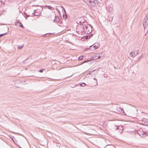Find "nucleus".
<instances>
[{
	"label": "nucleus",
	"instance_id": "72a5a7b5",
	"mask_svg": "<svg viewBox=\"0 0 148 148\" xmlns=\"http://www.w3.org/2000/svg\"><path fill=\"white\" fill-rule=\"evenodd\" d=\"M47 34H49L47 33V34H45V35H47Z\"/></svg>",
	"mask_w": 148,
	"mask_h": 148
},
{
	"label": "nucleus",
	"instance_id": "412c9836",
	"mask_svg": "<svg viewBox=\"0 0 148 148\" xmlns=\"http://www.w3.org/2000/svg\"><path fill=\"white\" fill-rule=\"evenodd\" d=\"M93 36V34H90L88 36V38L89 39L91 37H92Z\"/></svg>",
	"mask_w": 148,
	"mask_h": 148
},
{
	"label": "nucleus",
	"instance_id": "a211bd4d",
	"mask_svg": "<svg viewBox=\"0 0 148 148\" xmlns=\"http://www.w3.org/2000/svg\"><path fill=\"white\" fill-rule=\"evenodd\" d=\"M94 45V44H93L92 45H91L90 46V47H89V50H92V49H93V48L92 47V46H93ZM93 50H92L91 51H93Z\"/></svg>",
	"mask_w": 148,
	"mask_h": 148
},
{
	"label": "nucleus",
	"instance_id": "f257e3e1",
	"mask_svg": "<svg viewBox=\"0 0 148 148\" xmlns=\"http://www.w3.org/2000/svg\"><path fill=\"white\" fill-rule=\"evenodd\" d=\"M91 25H90L88 27L87 26L84 25L82 27V29L83 31L85 33H86L87 34H89L91 33L92 31V27H90Z\"/></svg>",
	"mask_w": 148,
	"mask_h": 148
},
{
	"label": "nucleus",
	"instance_id": "9d476101",
	"mask_svg": "<svg viewBox=\"0 0 148 148\" xmlns=\"http://www.w3.org/2000/svg\"><path fill=\"white\" fill-rule=\"evenodd\" d=\"M117 110L120 112H122L123 113H124V111L123 109L122 108L120 107L117 108Z\"/></svg>",
	"mask_w": 148,
	"mask_h": 148
},
{
	"label": "nucleus",
	"instance_id": "9b49d317",
	"mask_svg": "<svg viewBox=\"0 0 148 148\" xmlns=\"http://www.w3.org/2000/svg\"><path fill=\"white\" fill-rule=\"evenodd\" d=\"M89 39L88 38V35H87L82 37L81 38V40L82 41H84L85 39Z\"/></svg>",
	"mask_w": 148,
	"mask_h": 148
},
{
	"label": "nucleus",
	"instance_id": "4468645a",
	"mask_svg": "<svg viewBox=\"0 0 148 148\" xmlns=\"http://www.w3.org/2000/svg\"><path fill=\"white\" fill-rule=\"evenodd\" d=\"M24 46V45H18V49H22Z\"/></svg>",
	"mask_w": 148,
	"mask_h": 148
},
{
	"label": "nucleus",
	"instance_id": "58836bf2",
	"mask_svg": "<svg viewBox=\"0 0 148 148\" xmlns=\"http://www.w3.org/2000/svg\"><path fill=\"white\" fill-rule=\"evenodd\" d=\"M20 148H21L20 147Z\"/></svg>",
	"mask_w": 148,
	"mask_h": 148
},
{
	"label": "nucleus",
	"instance_id": "5701e85b",
	"mask_svg": "<svg viewBox=\"0 0 148 148\" xmlns=\"http://www.w3.org/2000/svg\"><path fill=\"white\" fill-rule=\"evenodd\" d=\"M44 71V69H40V70L39 71V72H41V73H42L43 71Z\"/></svg>",
	"mask_w": 148,
	"mask_h": 148
},
{
	"label": "nucleus",
	"instance_id": "4be33fe9",
	"mask_svg": "<svg viewBox=\"0 0 148 148\" xmlns=\"http://www.w3.org/2000/svg\"><path fill=\"white\" fill-rule=\"evenodd\" d=\"M30 16V15L27 14V15H26V16H25V18H26V19H27V18L28 17H29Z\"/></svg>",
	"mask_w": 148,
	"mask_h": 148
},
{
	"label": "nucleus",
	"instance_id": "cd10ccee",
	"mask_svg": "<svg viewBox=\"0 0 148 148\" xmlns=\"http://www.w3.org/2000/svg\"><path fill=\"white\" fill-rule=\"evenodd\" d=\"M23 15H27V14L25 12H23Z\"/></svg>",
	"mask_w": 148,
	"mask_h": 148
},
{
	"label": "nucleus",
	"instance_id": "423d86ee",
	"mask_svg": "<svg viewBox=\"0 0 148 148\" xmlns=\"http://www.w3.org/2000/svg\"><path fill=\"white\" fill-rule=\"evenodd\" d=\"M95 45L92 47L93 49H92V50L93 51H94L98 49V47H99L100 45V44L99 43H95Z\"/></svg>",
	"mask_w": 148,
	"mask_h": 148
},
{
	"label": "nucleus",
	"instance_id": "7c9ffc66",
	"mask_svg": "<svg viewBox=\"0 0 148 148\" xmlns=\"http://www.w3.org/2000/svg\"><path fill=\"white\" fill-rule=\"evenodd\" d=\"M137 52L136 53V55H137L138 53V51H136Z\"/></svg>",
	"mask_w": 148,
	"mask_h": 148
},
{
	"label": "nucleus",
	"instance_id": "b1692460",
	"mask_svg": "<svg viewBox=\"0 0 148 148\" xmlns=\"http://www.w3.org/2000/svg\"><path fill=\"white\" fill-rule=\"evenodd\" d=\"M97 58H95V59H99L100 58H101V56H97Z\"/></svg>",
	"mask_w": 148,
	"mask_h": 148
},
{
	"label": "nucleus",
	"instance_id": "393cba45",
	"mask_svg": "<svg viewBox=\"0 0 148 148\" xmlns=\"http://www.w3.org/2000/svg\"><path fill=\"white\" fill-rule=\"evenodd\" d=\"M32 15H33L34 16H38V15L36 14L34 12H33L32 14Z\"/></svg>",
	"mask_w": 148,
	"mask_h": 148
},
{
	"label": "nucleus",
	"instance_id": "aec40b11",
	"mask_svg": "<svg viewBox=\"0 0 148 148\" xmlns=\"http://www.w3.org/2000/svg\"><path fill=\"white\" fill-rule=\"evenodd\" d=\"M90 61V60H86L85 61H84V62H83L82 64H82L83 63H86V62H88V61Z\"/></svg>",
	"mask_w": 148,
	"mask_h": 148
},
{
	"label": "nucleus",
	"instance_id": "c85d7f7f",
	"mask_svg": "<svg viewBox=\"0 0 148 148\" xmlns=\"http://www.w3.org/2000/svg\"><path fill=\"white\" fill-rule=\"evenodd\" d=\"M142 57V56H140L139 57H138V59L139 60H140V59Z\"/></svg>",
	"mask_w": 148,
	"mask_h": 148
},
{
	"label": "nucleus",
	"instance_id": "dca6fc26",
	"mask_svg": "<svg viewBox=\"0 0 148 148\" xmlns=\"http://www.w3.org/2000/svg\"><path fill=\"white\" fill-rule=\"evenodd\" d=\"M5 0H0V3H1V4H4L5 3Z\"/></svg>",
	"mask_w": 148,
	"mask_h": 148
},
{
	"label": "nucleus",
	"instance_id": "f704fd0d",
	"mask_svg": "<svg viewBox=\"0 0 148 148\" xmlns=\"http://www.w3.org/2000/svg\"><path fill=\"white\" fill-rule=\"evenodd\" d=\"M146 35V34H145V36Z\"/></svg>",
	"mask_w": 148,
	"mask_h": 148
},
{
	"label": "nucleus",
	"instance_id": "ddd939ff",
	"mask_svg": "<svg viewBox=\"0 0 148 148\" xmlns=\"http://www.w3.org/2000/svg\"><path fill=\"white\" fill-rule=\"evenodd\" d=\"M79 85L81 86L84 87L86 85V84L85 83L83 82L81 84H80Z\"/></svg>",
	"mask_w": 148,
	"mask_h": 148
},
{
	"label": "nucleus",
	"instance_id": "e433bc0d",
	"mask_svg": "<svg viewBox=\"0 0 148 148\" xmlns=\"http://www.w3.org/2000/svg\"><path fill=\"white\" fill-rule=\"evenodd\" d=\"M85 2H86V1H85Z\"/></svg>",
	"mask_w": 148,
	"mask_h": 148
},
{
	"label": "nucleus",
	"instance_id": "2eb2a0df",
	"mask_svg": "<svg viewBox=\"0 0 148 148\" xmlns=\"http://www.w3.org/2000/svg\"><path fill=\"white\" fill-rule=\"evenodd\" d=\"M84 56H81L79 57L78 58V60H82L83 59Z\"/></svg>",
	"mask_w": 148,
	"mask_h": 148
},
{
	"label": "nucleus",
	"instance_id": "4c0bfd02",
	"mask_svg": "<svg viewBox=\"0 0 148 148\" xmlns=\"http://www.w3.org/2000/svg\"><path fill=\"white\" fill-rule=\"evenodd\" d=\"M105 147H103V148H105Z\"/></svg>",
	"mask_w": 148,
	"mask_h": 148
},
{
	"label": "nucleus",
	"instance_id": "2f4dec72",
	"mask_svg": "<svg viewBox=\"0 0 148 148\" xmlns=\"http://www.w3.org/2000/svg\"><path fill=\"white\" fill-rule=\"evenodd\" d=\"M9 2L11 1L12 0H8Z\"/></svg>",
	"mask_w": 148,
	"mask_h": 148
},
{
	"label": "nucleus",
	"instance_id": "20e7f679",
	"mask_svg": "<svg viewBox=\"0 0 148 148\" xmlns=\"http://www.w3.org/2000/svg\"><path fill=\"white\" fill-rule=\"evenodd\" d=\"M86 1V3L91 5L94 6L95 5V0H85Z\"/></svg>",
	"mask_w": 148,
	"mask_h": 148
},
{
	"label": "nucleus",
	"instance_id": "1a4fd4ad",
	"mask_svg": "<svg viewBox=\"0 0 148 148\" xmlns=\"http://www.w3.org/2000/svg\"><path fill=\"white\" fill-rule=\"evenodd\" d=\"M55 18L53 20L54 22H56V23L60 22V18L58 16H55Z\"/></svg>",
	"mask_w": 148,
	"mask_h": 148
},
{
	"label": "nucleus",
	"instance_id": "7ed1b4c3",
	"mask_svg": "<svg viewBox=\"0 0 148 148\" xmlns=\"http://www.w3.org/2000/svg\"><path fill=\"white\" fill-rule=\"evenodd\" d=\"M140 123L143 125L147 126L148 125V120L146 119L143 118L140 121Z\"/></svg>",
	"mask_w": 148,
	"mask_h": 148
},
{
	"label": "nucleus",
	"instance_id": "f8f14e48",
	"mask_svg": "<svg viewBox=\"0 0 148 148\" xmlns=\"http://www.w3.org/2000/svg\"><path fill=\"white\" fill-rule=\"evenodd\" d=\"M130 56L132 57H134L136 56V55L135 54V53L134 52H131L130 54Z\"/></svg>",
	"mask_w": 148,
	"mask_h": 148
},
{
	"label": "nucleus",
	"instance_id": "0eeeda50",
	"mask_svg": "<svg viewBox=\"0 0 148 148\" xmlns=\"http://www.w3.org/2000/svg\"><path fill=\"white\" fill-rule=\"evenodd\" d=\"M138 133L139 135L141 137H144V136H143L144 134H145V135H148V134H147V132L146 131L145 132L142 131L140 133L141 134H140L138 132Z\"/></svg>",
	"mask_w": 148,
	"mask_h": 148
},
{
	"label": "nucleus",
	"instance_id": "f3484780",
	"mask_svg": "<svg viewBox=\"0 0 148 148\" xmlns=\"http://www.w3.org/2000/svg\"><path fill=\"white\" fill-rule=\"evenodd\" d=\"M94 79L96 81L95 84V85L94 86H95L97 84V79H96L95 78H94Z\"/></svg>",
	"mask_w": 148,
	"mask_h": 148
},
{
	"label": "nucleus",
	"instance_id": "6e6552de",
	"mask_svg": "<svg viewBox=\"0 0 148 148\" xmlns=\"http://www.w3.org/2000/svg\"><path fill=\"white\" fill-rule=\"evenodd\" d=\"M63 8L64 9V11L65 14H63L62 15V17L63 19H64L65 20H66V19L68 18V16L66 14V12L65 10L64 9L63 7Z\"/></svg>",
	"mask_w": 148,
	"mask_h": 148
},
{
	"label": "nucleus",
	"instance_id": "f03ea898",
	"mask_svg": "<svg viewBox=\"0 0 148 148\" xmlns=\"http://www.w3.org/2000/svg\"><path fill=\"white\" fill-rule=\"evenodd\" d=\"M143 24L145 30H146L147 32L148 31V18L146 16L143 20Z\"/></svg>",
	"mask_w": 148,
	"mask_h": 148
},
{
	"label": "nucleus",
	"instance_id": "a878e982",
	"mask_svg": "<svg viewBox=\"0 0 148 148\" xmlns=\"http://www.w3.org/2000/svg\"><path fill=\"white\" fill-rule=\"evenodd\" d=\"M84 22H82L81 21H80V22H79V23H80V25H83V23H84Z\"/></svg>",
	"mask_w": 148,
	"mask_h": 148
},
{
	"label": "nucleus",
	"instance_id": "c9c22d12",
	"mask_svg": "<svg viewBox=\"0 0 148 148\" xmlns=\"http://www.w3.org/2000/svg\"><path fill=\"white\" fill-rule=\"evenodd\" d=\"M12 139L13 140L12 138Z\"/></svg>",
	"mask_w": 148,
	"mask_h": 148
},
{
	"label": "nucleus",
	"instance_id": "c756f323",
	"mask_svg": "<svg viewBox=\"0 0 148 148\" xmlns=\"http://www.w3.org/2000/svg\"><path fill=\"white\" fill-rule=\"evenodd\" d=\"M116 129H119V127H120L119 126L116 125Z\"/></svg>",
	"mask_w": 148,
	"mask_h": 148
},
{
	"label": "nucleus",
	"instance_id": "bb28decb",
	"mask_svg": "<svg viewBox=\"0 0 148 148\" xmlns=\"http://www.w3.org/2000/svg\"><path fill=\"white\" fill-rule=\"evenodd\" d=\"M98 71V70H97L96 69H95V70H93L92 71V72H94L95 71L96 72H97V71Z\"/></svg>",
	"mask_w": 148,
	"mask_h": 148
},
{
	"label": "nucleus",
	"instance_id": "473e14b6",
	"mask_svg": "<svg viewBox=\"0 0 148 148\" xmlns=\"http://www.w3.org/2000/svg\"><path fill=\"white\" fill-rule=\"evenodd\" d=\"M49 9H50V8H52V7H51V6H49Z\"/></svg>",
	"mask_w": 148,
	"mask_h": 148
},
{
	"label": "nucleus",
	"instance_id": "39448f33",
	"mask_svg": "<svg viewBox=\"0 0 148 148\" xmlns=\"http://www.w3.org/2000/svg\"><path fill=\"white\" fill-rule=\"evenodd\" d=\"M15 25H18L19 27H21L23 28H24L23 26L19 20H16V23H15Z\"/></svg>",
	"mask_w": 148,
	"mask_h": 148
},
{
	"label": "nucleus",
	"instance_id": "6ab92c4d",
	"mask_svg": "<svg viewBox=\"0 0 148 148\" xmlns=\"http://www.w3.org/2000/svg\"><path fill=\"white\" fill-rule=\"evenodd\" d=\"M7 34V33H5L4 34H0V37H2V36H4V35H5Z\"/></svg>",
	"mask_w": 148,
	"mask_h": 148
}]
</instances>
